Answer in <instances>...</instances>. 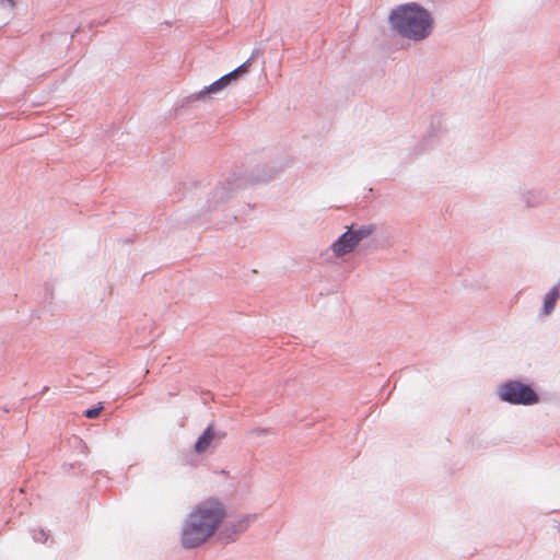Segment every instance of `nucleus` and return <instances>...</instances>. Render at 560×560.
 <instances>
[{"label": "nucleus", "instance_id": "5", "mask_svg": "<svg viewBox=\"0 0 560 560\" xmlns=\"http://www.w3.org/2000/svg\"><path fill=\"white\" fill-rule=\"evenodd\" d=\"M358 245V238H355L352 234V231L349 230L343 233L331 246L334 253L337 256H343L350 252H352Z\"/></svg>", "mask_w": 560, "mask_h": 560}, {"label": "nucleus", "instance_id": "9", "mask_svg": "<svg viewBox=\"0 0 560 560\" xmlns=\"http://www.w3.org/2000/svg\"><path fill=\"white\" fill-rule=\"evenodd\" d=\"M373 232L372 228H361L359 230L352 231V234L355 238H358V244L366 236H369Z\"/></svg>", "mask_w": 560, "mask_h": 560}, {"label": "nucleus", "instance_id": "1", "mask_svg": "<svg viewBox=\"0 0 560 560\" xmlns=\"http://www.w3.org/2000/svg\"><path fill=\"white\" fill-rule=\"evenodd\" d=\"M226 516L223 504L217 499H207L197 504L188 515L182 532L185 548H196L214 535Z\"/></svg>", "mask_w": 560, "mask_h": 560}, {"label": "nucleus", "instance_id": "8", "mask_svg": "<svg viewBox=\"0 0 560 560\" xmlns=\"http://www.w3.org/2000/svg\"><path fill=\"white\" fill-rule=\"evenodd\" d=\"M14 7V0H0V19L4 20L9 18Z\"/></svg>", "mask_w": 560, "mask_h": 560}, {"label": "nucleus", "instance_id": "3", "mask_svg": "<svg viewBox=\"0 0 560 560\" xmlns=\"http://www.w3.org/2000/svg\"><path fill=\"white\" fill-rule=\"evenodd\" d=\"M499 397L513 405H533L538 402V395L535 390L521 382L510 381L499 388Z\"/></svg>", "mask_w": 560, "mask_h": 560}, {"label": "nucleus", "instance_id": "10", "mask_svg": "<svg viewBox=\"0 0 560 560\" xmlns=\"http://www.w3.org/2000/svg\"><path fill=\"white\" fill-rule=\"evenodd\" d=\"M103 409H104L103 405L98 404L97 407L85 410L84 416L89 419H95L100 416V413L102 412Z\"/></svg>", "mask_w": 560, "mask_h": 560}, {"label": "nucleus", "instance_id": "4", "mask_svg": "<svg viewBox=\"0 0 560 560\" xmlns=\"http://www.w3.org/2000/svg\"><path fill=\"white\" fill-rule=\"evenodd\" d=\"M250 67V62L246 61L230 73L221 77L219 80L210 84L209 86L205 88L202 91H200L197 94V98H205L206 96L218 93L224 88H226L233 80H237L241 75L248 72V69Z\"/></svg>", "mask_w": 560, "mask_h": 560}, {"label": "nucleus", "instance_id": "7", "mask_svg": "<svg viewBox=\"0 0 560 560\" xmlns=\"http://www.w3.org/2000/svg\"><path fill=\"white\" fill-rule=\"evenodd\" d=\"M560 296V289L559 287H555L550 290V292L546 295L545 302H544V314L548 315L550 314L556 305V302L558 301Z\"/></svg>", "mask_w": 560, "mask_h": 560}, {"label": "nucleus", "instance_id": "6", "mask_svg": "<svg viewBox=\"0 0 560 560\" xmlns=\"http://www.w3.org/2000/svg\"><path fill=\"white\" fill-rule=\"evenodd\" d=\"M213 439H214V430H213V425L210 424L205 430L202 435L197 440V442L195 444V451L197 453H203L210 446Z\"/></svg>", "mask_w": 560, "mask_h": 560}, {"label": "nucleus", "instance_id": "2", "mask_svg": "<svg viewBox=\"0 0 560 560\" xmlns=\"http://www.w3.org/2000/svg\"><path fill=\"white\" fill-rule=\"evenodd\" d=\"M393 27L404 37L421 40L432 31L430 13L417 3L400 5L389 16Z\"/></svg>", "mask_w": 560, "mask_h": 560}]
</instances>
